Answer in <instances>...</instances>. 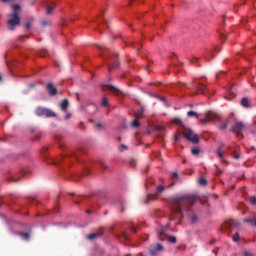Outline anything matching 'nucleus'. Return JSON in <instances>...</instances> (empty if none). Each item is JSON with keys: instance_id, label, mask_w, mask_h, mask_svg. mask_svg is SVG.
Wrapping results in <instances>:
<instances>
[{"instance_id": "f257e3e1", "label": "nucleus", "mask_w": 256, "mask_h": 256, "mask_svg": "<svg viewBox=\"0 0 256 256\" xmlns=\"http://www.w3.org/2000/svg\"><path fill=\"white\" fill-rule=\"evenodd\" d=\"M195 201H197L196 195L177 196L176 198H174L172 211H176V213H180V215H183V212L187 211L189 206L193 205Z\"/></svg>"}, {"instance_id": "f03ea898", "label": "nucleus", "mask_w": 256, "mask_h": 256, "mask_svg": "<svg viewBox=\"0 0 256 256\" xmlns=\"http://www.w3.org/2000/svg\"><path fill=\"white\" fill-rule=\"evenodd\" d=\"M19 9H21V6H19V5H14L13 6L14 13L10 14V19L8 20V29L10 31H14L15 27H17V25H19V23H21V20L19 18V14H17Z\"/></svg>"}, {"instance_id": "7ed1b4c3", "label": "nucleus", "mask_w": 256, "mask_h": 256, "mask_svg": "<svg viewBox=\"0 0 256 256\" xmlns=\"http://www.w3.org/2000/svg\"><path fill=\"white\" fill-rule=\"evenodd\" d=\"M183 136L187 141H190L191 143L197 144L199 143V136L191 130V128H185L183 131Z\"/></svg>"}, {"instance_id": "20e7f679", "label": "nucleus", "mask_w": 256, "mask_h": 256, "mask_svg": "<svg viewBox=\"0 0 256 256\" xmlns=\"http://www.w3.org/2000/svg\"><path fill=\"white\" fill-rule=\"evenodd\" d=\"M247 127L245 122L243 121H235L234 125L231 127L230 131L231 133H235L236 135H241L243 133V130Z\"/></svg>"}, {"instance_id": "39448f33", "label": "nucleus", "mask_w": 256, "mask_h": 256, "mask_svg": "<svg viewBox=\"0 0 256 256\" xmlns=\"http://www.w3.org/2000/svg\"><path fill=\"white\" fill-rule=\"evenodd\" d=\"M36 115H38V117H41L43 115L45 117H57V114H55V112H53L49 109L43 108V107L37 108Z\"/></svg>"}, {"instance_id": "423d86ee", "label": "nucleus", "mask_w": 256, "mask_h": 256, "mask_svg": "<svg viewBox=\"0 0 256 256\" xmlns=\"http://www.w3.org/2000/svg\"><path fill=\"white\" fill-rule=\"evenodd\" d=\"M205 117L206 119H208V121H210V123H215V121H221V116L211 111L206 112Z\"/></svg>"}, {"instance_id": "0eeeda50", "label": "nucleus", "mask_w": 256, "mask_h": 256, "mask_svg": "<svg viewBox=\"0 0 256 256\" xmlns=\"http://www.w3.org/2000/svg\"><path fill=\"white\" fill-rule=\"evenodd\" d=\"M160 251H163L161 244H156L150 247V255L158 256Z\"/></svg>"}, {"instance_id": "6e6552de", "label": "nucleus", "mask_w": 256, "mask_h": 256, "mask_svg": "<svg viewBox=\"0 0 256 256\" xmlns=\"http://www.w3.org/2000/svg\"><path fill=\"white\" fill-rule=\"evenodd\" d=\"M47 90L49 95H51L52 97L57 95V88H55V86H53V84L49 83L47 84Z\"/></svg>"}, {"instance_id": "1a4fd4ad", "label": "nucleus", "mask_w": 256, "mask_h": 256, "mask_svg": "<svg viewBox=\"0 0 256 256\" xmlns=\"http://www.w3.org/2000/svg\"><path fill=\"white\" fill-rule=\"evenodd\" d=\"M227 127H229V119L223 121L219 126L218 129L220 131H225L227 129Z\"/></svg>"}, {"instance_id": "9d476101", "label": "nucleus", "mask_w": 256, "mask_h": 256, "mask_svg": "<svg viewBox=\"0 0 256 256\" xmlns=\"http://www.w3.org/2000/svg\"><path fill=\"white\" fill-rule=\"evenodd\" d=\"M60 107L62 109V111H64L65 113L67 112V108L69 107V100L65 99L61 102Z\"/></svg>"}, {"instance_id": "9b49d317", "label": "nucleus", "mask_w": 256, "mask_h": 256, "mask_svg": "<svg viewBox=\"0 0 256 256\" xmlns=\"http://www.w3.org/2000/svg\"><path fill=\"white\" fill-rule=\"evenodd\" d=\"M56 5L55 4H50L46 6V13L47 15H52L53 10L55 9Z\"/></svg>"}, {"instance_id": "f8f14e48", "label": "nucleus", "mask_w": 256, "mask_h": 256, "mask_svg": "<svg viewBox=\"0 0 256 256\" xmlns=\"http://www.w3.org/2000/svg\"><path fill=\"white\" fill-rule=\"evenodd\" d=\"M107 89H109V91H112V93H115V94L121 93V90L113 85H108Z\"/></svg>"}, {"instance_id": "ddd939ff", "label": "nucleus", "mask_w": 256, "mask_h": 256, "mask_svg": "<svg viewBox=\"0 0 256 256\" xmlns=\"http://www.w3.org/2000/svg\"><path fill=\"white\" fill-rule=\"evenodd\" d=\"M98 237H101V233H92V234H89L87 236V239H89V241H93V239H97Z\"/></svg>"}, {"instance_id": "4468645a", "label": "nucleus", "mask_w": 256, "mask_h": 256, "mask_svg": "<svg viewBox=\"0 0 256 256\" xmlns=\"http://www.w3.org/2000/svg\"><path fill=\"white\" fill-rule=\"evenodd\" d=\"M19 235H20L21 239H24V241H29V237H31V235L27 232H25V233L21 232V233H19Z\"/></svg>"}, {"instance_id": "2eb2a0df", "label": "nucleus", "mask_w": 256, "mask_h": 256, "mask_svg": "<svg viewBox=\"0 0 256 256\" xmlns=\"http://www.w3.org/2000/svg\"><path fill=\"white\" fill-rule=\"evenodd\" d=\"M171 121L174 125H183V120H181V118H172Z\"/></svg>"}, {"instance_id": "dca6fc26", "label": "nucleus", "mask_w": 256, "mask_h": 256, "mask_svg": "<svg viewBox=\"0 0 256 256\" xmlns=\"http://www.w3.org/2000/svg\"><path fill=\"white\" fill-rule=\"evenodd\" d=\"M244 223H251V225H254L256 227V215L253 219H245Z\"/></svg>"}, {"instance_id": "f3484780", "label": "nucleus", "mask_w": 256, "mask_h": 256, "mask_svg": "<svg viewBox=\"0 0 256 256\" xmlns=\"http://www.w3.org/2000/svg\"><path fill=\"white\" fill-rule=\"evenodd\" d=\"M241 105H242V107H249V105H250L249 99L243 98V99L241 100Z\"/></svg>"}, {"instance_id": "a211bd4d", "label": "nucleus", "mask_w": 256, "mask_h": 256, "mask_svg": "<svg viewBox=\"0 0 256 256\" xmlns=\"http://www.w3.org/2000/svg\"><path fill=\"white\" fill-rule=\"evenodd\" d=\"M221 149H223V145L218 147V149L216 150V154L220 159H223V153L221 152Z\"/></svg>"}, {"instance_id": "6ab92c4d", "label": "nucleus", "mask_w": 256, "mask_h": 256, "mask_svg": "<svg viewBox=\"0 0 256 256\" xmlns=\"http://www.w3.org/2000/svg\"><path fill=\"white\" fill-rule=\"evenodd\" d=\"M119 67V61L113 62L112 66H109V71L111 72L113 69H117Z\"/></svg>"}, {"instance_id": "aec40b11", "label": "nucleus", "mask_w": 256, "mask_h": 256, "mask_svg": "<svg viewBox=\"0 0 256 256\" xmlns=\"http://www.w3.org/2000/svg\"><path fill=\"white\" fill-rule=\"evenodd\" d=\"M101 105L102 107H107V105H109V100L107 99V97L102 98Z\"/></svg>"}, {"instance_id": "412c9836", "label": "nucleus", "mask_w": 256, "mask_h": 256, "mask_svg": "<svg viewBox=\"0 0 256 256\" xmlns=\"http://www.w3.org/2000/svg\"><path fill=\"white\" fill-rule=\"evenodd\" d=\"M191 153L192 155H199L201 150L199 148H192Z\"/></svg>"}, {"instance_id": "4be33fe9", "label": "nucleus", "mask_w": 256, "mask_h": 256, "mask_svg": "<svg viewBox=\"0 0 256 256\" xmlns=\"http://www.w3.org/2000/svg\"><path fill=\"white\" fill-rule=\"evenodd\" d=\"M190 221H191L192 224H195V223H197V221H199V217H197V215H193L190 218Z\"/></svg>"}, {"instance_id": "5701e85b", "label": "nucleus", "mask_w": 256, "mask_h": 256, "mask_svg": "<svg viewBox=\"0 0 256 256\" xmlns=\"http://www.w3.org/2000/svg\"><path fill=\"white\" fill-rule=\"evenodd\" d=\"M142 116H143V110H139V111L136 112V114H135V118H136V119H141Z\"/></svg>"}, {"instance_id": "b1692460", "label": "nucleus", "mask_w": 256, "mask_h": 256, "mask_svg": "<svg viewBox=\"0 0 256 256\" xmlns=\"http://www.w3.org/2000/svg\"><path fill=\"white\" fill-rule=\"evenodd\" d=\"M168 241L169 243H177V238L175 236H169Z\"/></svg>"}, {"instance_id": "393cba45", "label": "nucleus", "mask_w": 256, "mask_h": 256, "mask_svg": "<svg viewBox=\"0 0 256 256\" xmlns=\"http://www.w3.org/2000/svg\"><path fill=\"white\" fill-rule=\"evenodd\" d=\"M119 151H120L121 153H123V151H127V145H125V144L120 145V146H119Z\"/></svg>"}, {"instance_id": "a878e982", "label": "nucleus", "mask_w": 256, "mask_h": 256, "mask_svg": "<svg viewBox=\"0 0 256 256\" xmlns=\"http://www.w3.org/2000/svg\"><path fill=\"white\" fill-rule=\"evenodd\" d=\"M188 117H197V112L195 111H189L187 112Z\"/></svg>"}, {"instance_id": "bb28decb", "label": "nucleus", "mask_w": 256, "mask_h": 256, "mask_svg": "<svg viewBox=\"0 0 256 256\" xmlns=\"http://www.w3.org/2000/svg\"><path fill=\"white\" fill-rule=\"evenodd\" d=\"M131 127H139V121H137V118L131 122Z\"/></svg>"}, {"instance_id": "cd10ccee", "label": "nucleus", "mask_w": 256, "mask_h": 256, "mask_svg": "<svg viewBox=\"0 0 256 256\" xmlns=\"http://www.w3.org/2000/svg\"><path fill=\"white\" fill-rule=\"evenodd\" d=\"M249 202L251 203V205H255V203H256V197H255V196H251V197L249 198Z\"/></svg>"}, {"instance_id": "c85d7f7f", "label": "nucleus", "mask_w": 256, "mask_h": 256, "mask_svg": "<svg viewBox=\"0 0 256 256\" xmlns=\"http://www.w3.org/2000/svg\"><path fill=\"white\" fill-rule=\"evenodd\" d=\"M199 184L200 185H207V180L205 178H200L199 179Z\"/></svg>"}, {"instance_id": "c756f323", "label": "nucleus", "mask_w": 256, "mask_h": 256, "mask_svg": "<svg viewBox=\"0 0 256 256\" xmlns=\"http://www.w3.org/2000/svg\"><path fill=\"white\" fill-rule=\"evenodd\" d=\"M165 188L162 185L157 186V193H163Z\"/></svg>"}, {"instance_id": "7c9ffc66", "label": "nucleus", "mask_w": 256, "mask_h": 256, "mask_svg": "<svg viewBox=\"0 0 256 256\" xmlns=\"http://www.w3.org/2000/svg\"><path fill=\"white\" fill-rule=\"evenodd\" d=\"M233 241L237 242L239 241V233H236L233 237H232Z\"/></svg>"}, {"instance_id": "2f4dec72", "label": "nucleus", "mask_w": 256, "mask_h": 256, "mask_svg": "<svg viewBox=\"0 0 256 256\" xmlns=\"http://www.w3.org/2000/svg\"><path fill=\"white\" fill-rule=\"evenodd\" d=\"M156 131H165L163 126H156Z\"/></svg>"}, {"instance_id": "473e14b6", "label": "nucleus", "mask_w": 256, "mask_h": 256, "mask_svg": "<svg viewBox=\"0 0 256 256\" xmlns=\"http://www.w3.org/2000/svg\"><path fill=\"white\" fill-rule=\"evenodd\" d=\"M179 177V174L177 172L172 173V179H177Z\"/></svg>"}, {"instance_id": "72a5a7b5", "label": "nucleus", "mask_w": 256, "mask_h": 256, "mask_svg": "<svg viewBox=\"0 0 256 256\" xmlns=\"http://www.w3.org/2000/svg\"><path fill=\"white\" fill-rule=\"evenodd\" d=\"M203 123H210L209 118L205 117V119L201 120Z\"/></svg>"}, {"instance_id": "f704fd0d", "label": "nucleus", "mask_w": 256, "mask_h": 256, "mask_svg": "<svg viewBox=\"0 0 256 256\" xmlns=\"http://www.w3.org/2000/svg\"><path fill=\"white\" fill-rule=\"evenodd\" d=\"M244 256H253V253H251V252H244Z\"/></svg>"}, {"instance_id": "c9c22d12", "label": "nucleus", "mask_w": 256, "mask_h": 256, "mask_svg": "<svg viewBox=\"0 0 256 256\" xmlns=\"http://www.w3.org/2000/svg\"><path fill=\"white\" fill-rule=\"evenodd\" d=\"M25 27H26V29H30L31 28V23H26Z\"/></svg>"}, {"instance_id": "e433bc0d", "label": "nucleus", "mask_w": 256, "mask_h": 256, "mask_svg": "<svg viewBox=\"0 0 256 256\" xmlns=\"http://www.w3.org/2000/svg\"><path fill=\"white\" fill-rule=\"evenodd\" d=\"M65 119H71V114L70 113L66 114Z\"/></svg>"}, {"instance_id": "4c0bfd02", "label": "nucleus", "mask_w": 256, "mask_h": 256, "mask_svg": "<svg viewBox=\"0 0 256 256\" xmlns=\"http://www.w3.org/2000/svg\"><path fill=\"white\" fill-rule=\"evenodd\" d=\"M174 141H179V137L177 135L174 136Z\"/></svg>"}, {"instance_id": "58836bf2", "label": "nucleus", "mask_w": 256, "mask_h": 256, "mask_svg": "<svg viewBox=\"0 0 256 256\" xmlns=\"http://www.w3.org/2000/svg\"><path fill=\"white\" fill-rule=\"evenodd\" d=\"M130 165H135V161L134 160H132L131 162H130Z\"/></svg>"}, {"instance_id": "ea45409f", "label": "nucleus", "mask_w": 256, "mask_h": 256, "mask_svg": "<svg viewBox=\"0 0 256 256\" xmlns=\"http://www.w3.org/2000/svg\"><path fill=\"white\" fill-rule=\"evenodd\" d=\"M42 23H43V25H47V21H43Z\"/></svg>"}, {"instance_id": "a19ab883", "label": "nucleus", "mask_w": 256, "mask_h": 256, "mask_svg": "<svg viewBox=\"0 0 256 256\" xmlns=\"http://www.w3.org/2000/svg\"><path fill=\"white\" fill-rule=\"evenodd\" d=\"M0 81H3V76H1V74H0Z\"/></svg>"}, {"instance_id": "79ce46f5", "label": "nucleus", "mask_w": 256, "mask_h": 256, "mask_svg": "<svg viewBox=\"0 0 256 256\" xmlns=\"http://www.w3.org/2000/svg\"><path fill=\"white\" fill-rule=\"evenodd\" d=\"M96 127H101V124H96Z\"/></svg>"}, {"instance_id": "37998d69", "label": "nucleus", "mask_w": 256, "mask_h": 256, "mask_svg": "<svg viewBox=\"0 0 256 256\" xmlns=\"http://www.w3.org/2000/svg\"><path fill=\"white\" fill-rule=\"evenodd\" d=\"M236 159H239V155L234 156Z\"/></svg>"}, {"instance_id": "c03bdc74", "label": "nucleus", "mask_w": 256, "mask_h": 256, "mask_svg": "<svg viewBox=\"0 0 256 256\" xmlns=\"http://www.w3.org/2000/svg\"><path fill=\"white\" fill-rule=\"evenodd\" d=\"M161 99V101H165V98H160Z\"/></svg>"}, {"instance_id": "a18cd8bd", "label": "nucleus", "mask_w": 256, "mask_h": 256, "mask_svg": "<svg viewBox=\"0 0 256 256\" xmlns=\"http://www.w3.org/2000/svg\"><path fill=\"white\" fill-rule=\"evenodd\" d=\"M2 1L7 2V1H10V0H2Z\"/></svg>"}, {"instance_id": "49530a36", "label": "nucleus", "mask_w": 256, "mask_h": 256, "mask_svg": "<svg viewBox=\"0 0 256 256\" xmlns=\"http://www.w3.org/2000/svg\"><path fill=\"white\" fill-rule=\"evenodd\" d=\"M160 235H163V231L160 232Z\"/></svg>"}, {"instance_id": "de8ad7c7", "label": "nucleus", "mask_w": 256, "mask_h": 256, "mask_svg": "<svg viewBox=\"0 0 256 256\" xmlns=\"http://www.w3.org/2000/svg\"><path fill=\"white\" fill-rule=\"evenodd\" d=\"M183 163H187V161L183 160Z\"/></svg>"}, {"instance_id": "09e8293b", "label": "nucleus", "mask_w": 256, "mask_h": 256, "mask_svg": "<svg viewBox=\"0 0 256 256\" xmlns=\"http://www.w3.org/2000/svg\"><path fill=\"white\" fill-rule=\"evenodd\" d=\"M215 51H219L217 48H215Z\"/></svg>"}, {"instance_id": "8fccbe9b", "label": "nucleus", "mask_w": 256, "mask_h": 256, "mask_svg": "<svg viewBox=\"0 0 256 256\" xmlns=\"http://www.w3.org/2000/svg\"><path fill=\"white\" fill-rule=\"evenodd\" d=\"M116 57H119V54H116Z\"/></svg>"}, {"instance_id": "3c124183", "label": "nucleus", "mask_w": 256, "mask_h": 256, "mask_svg": "<svg viewBox=\"0 0 256 256\" xmlns=\"http://www.w3.org/2000/svg\"><path fill=\"white\" fill-rule=\"evenodd\" d=\"M99 49H101V46H98Z\"/></svg>"}, {"instance_id": "603ef678", "label": "nucleus", "mask_w": 256, "mask_h": 256, "mask_svg": "<svg viewBox=\"0 0 256 256\" xmlns=\"http://www.w3.org/2000/svg\"><path fill=\"white\" fill-rule=\"evenodd\" d=\"M201 91H203V88H200Z\"/></svg>"}]
</instances>
